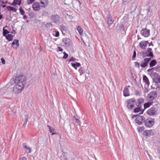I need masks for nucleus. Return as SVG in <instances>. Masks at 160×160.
Wrapping results in <instances>:
<instances>
[{
    "instance_id": "1",
    "label": "nucleus",
    "mask_w": 160,
    "mask_h": 160,
    "mask_svg": "<svg viewBox=\"0 0 160 160\" xmlns=\"http://www.w3.org/2000/svg\"><path fill=\"white\" fill-rule=\"evenodd\" d=\"M26 78L24 76H20L16 78L15 83V84L22 85L24 87V85L26 84Z\"/></svg>"
},
{
    "instance_id": "2",
    "label": "nucleus",
    "mask_w": 160,
    "mask_h": 160,
    "mask_svg": "<svg viewBox=\"0 0 160 160\" xmlns=\"http://www.w3.org/2000/svg\"><path fill=\"white\" fill-rule=\"evenodd\" d=\"M139 45L140 48L143 49H146L148 47H153V45L152 43H149L148 41H143L139 42Z\"/></svg>"
},
{
    "instance_id": "3",
    "label": "nucleus",
    "mask_w": 160,
    "mask_h": 160,
    "mask_svg": "<svg viewBox=\"0 0 160 160\" xmlns=\"http://www.w3.org/2000/svg\"><path fill=\"white\" fill-rule=\"evenodd\" d=\"M127 108L130 109H133L136 106V101L134 99H131L128 100L127 104Z\"/></svg>"
},
{
    "instance_id": "4",
    "label": "nucleus",
    "mask_w": 160,
    "mask_h": 160,
    "mask_svg": "<svg viewBox=\"0 0 160 160\" xmlns=\"http://www.w3.org/2000/svg\"><path fill=\"white\" fill-rule=\"evenodd\" d=\"M24 87L18 85L17 84H15V85L13 87V91L15 93H18L21 92L23 90Z\"/></svg>"
},
{
    "instance_id": "5",
    "label": "nucleus",
    "mask_w": 160,
    "mask_h": 160,
    "mask_svg": "<svg viewBox=\"0 0 160 160\" xmlns=\"http://www.w3.org/2000/svg\"><path fill=\"white\" fill-rule=\"evenodd\" d=\"M145 125L147 127L150 128L152 126L154 123V120L151 118H149L144 120Z\"/></svg>"
},
{
    "instance_id": "6",
    "label": "nucleus",
    "mask_w": 160,
    "mask_h": 160,
    "mask_svg": "<svg viewBox=\"0 0 160 160\" xmlns=\"http://www.w3.org/2000/svg\"><path fill=\"white\" fill-rule=\"evenodd\" d=\"M157 97V93L156 92H152L148 94L147 97V99L148 101L153 100Z\"/></svg>"
},
{
    "instance_id": "7",
    "label": "nucleus",
    "mask_w": 160,
    "mask_h": 160,
    "mask_svg": "<svg viewBox=\"0 0 160 160\" xmlns=\"http://www.w3.org/2000/svg\"><path fill=\"white\" fill-rule=\"evenodd\" d=\"M32 7L33 10L38 11L40 10L41 7V5L38 2H36L33 3Z\"/></svg>"
},
{
    "instance_id": "8",
    "label": "nucleus",
    "mask_w": 160,
    "mask_h": 160,
    "mask_svg": "<svg viewBox=\"0 0 160 160\" xmlns=\"http://www.w3.org/2000/svg\"><path fill=\"white\" fill-rule=\"evenodd\" d=\"M62 42L63 45L65 47H69L72 44V42L71 40L68 38H64L62 39Z\"/></svg>"
},
{
    "instance_id": "9",
    "label": "nucleus",
    "mask_w": 160,
    "mask_h": 160,
    "mask_svg": "<svg viewBox=\"0 0 160 160\" xmlns=\"http://www.w3.org/2000/svg\"><path fill=\"white\" fill-rule=\"evenodd\" d=\"M145 118L143 116H138L136 117L135 119L136 122L139 125L142 124L144 122Z\"/></svg>"
},
{
    "instance_id": "10",
    "label": "nucleus",
    "mask_w": 160,
    "mask_h": 160,
    "mask_svg": "<svg viewBox=\"0 0 160 160\" xmlns=\"http://www.w3.org/2000/svg\"><path fill=\"white\" fill-rule=\"evenodd\" d=\"M141 34L144 37H148L150 35V30L146 28L142 29L141 31Z\"/></svg>"
},
{
    "instance_id": "11",
    "label": "nucleus",
    "mask_w": 160,
    "mask_h": 160,
    "mask_svg": "<svg viewBox=\"0 0 160 160\" xmlns=\"http://www.w3.org/2000/svg\"><path fill=\"white\" fill-rule=\"evenodd\" d=\"M157 110V109L155 108L152 107L148 110L147 113L149 115H153L156 114Z\"/></svg>"
},
{
    "instance_id": "12",
    "label": "nucleus",
    "mask_w": 160,
    "mask_h": 160,
    "mask_svg": "<svg viewBox=\"0 0 160 160\" xmlns=\"http://www.w3.org/2000/svg\"><path fill=\"white\" fill-rule=\"evenodd\" d=\"M151 58H145L144 60V62H142L140 66L142 68H145L147 66L148 62L151 60Z\"/></svg>"
},
{
    "instance_id": "13",
    "label": "nucleus",
    "mask_w": 160,
    "mask_h": 160,
    "mask_svg": "<svg viewBox=\"0 0 160 160\" xmlns=\"http://www.w3.org/2000/svg\"><path fill=\"white\" fill-rule=\"evenodd\" d=\"M23 147L24 151L27 153H29L31 152V148L28 146L26 143H24L22 144Z\"/></svg>"
},
{
    "instance_id": "14",
    "label": "nucleus",
    "mask_w": 160,
    "mask_h": 160,
    "mask_svg": "<svg viewBox=\"0 0 160 160\" xmlns=\"http://www.w3.org/2000/svg\"><path fill=\"white\" fill-rule=\"evenodd\" d=\"M48 0H40L41 7L42 8H46L48 5Z\"/></svg>"
},
{
    "instance_id": "15",
    "label": "nucleus",
    "mask_w": 160,
    "mask_h": 160,
    "mask_svg": "<svg viewBox=\"0 0 160 160\" xmlns=\"http://www.w3.org/2000/svg\"><path fill=\"white\" fill-rule=\"evenodd\" d=\"M143 134L144 136L148 137L152 135L153 133L152 130H146L143 131Z\"/></svg>"
},
{
    "instance_id": "16",
    "label": "nucleus",
    "mask_w": 160,
    "mask_h": 160,
    "mask_svg": "<svg viewBox=\"0 0 160 160\" xmlns=\"http://www.w3.org/2000/svg\"><path fill=\"white\" fill-rule=\"evenodd\" d=\"M6 8L8 11L12 12H16L17 11V9L15 7H14L8 6L6 7Z\"/></svg>"
},
{
    "instance_id": "17",
    "label": "nucleus",
    "mask_w": 160,
    "mask_h": 160,
    "mask_svg": "<svg viewBox=\"0 0 160 160\" xmlns=\"http://www.w3.org/2000/svg\"><path fill=\"white\" fill-rule=\"evenodd\" d=\"M12 47L16 49L19 47V41L18 40L14 39L12 44Z\"/></svg>"
},
{
    "instance_id": "18",
    "label": "nucleus",
    "mask_w": 160,
    "mask_h": 160,
    "mask_svg": "<svg viewBox=\"0 0 160 160\" xmlns=\"http://www.w3.org/2000/svg\"><path fill=\"white\" fill-rule=\"evenodd\" d=\"M151 76L155 82L156 81H157L160 77L159 75L155 72H153L151 73Z\"/></svg>"
},
{
    "instance_id": "19",
    "label": "nucleus",
    "mask_w": 160,
    "mask_h": 160,
    "mask_svg": "<svg viewBox=\"0 0 160 160\" xmlns=\"http://www.w3.org/2000/svg\"><path fill=\"white\" fill-rule=\"evenodd\" d=\"M143 80L145 83V86L147 87H148L149 85V82L148 78L145 75H144L143 77Z\"/></svg>"
},
{
    "instance_id": "20",
    "label": "nucleus",
    "mask_w": 160,
    "mask_h": 160,
    "mask_svg": "<svg viewBox=\"0 0 160 160\" xmlns=\"http://www.w3.org/2000/svg\"><path fill=\"white\" fill-rule=\"evenodd\" d=\"M21 3L22 0H13V2L11 5L14 6L20 5Z\"/></svg>"
},
{
    "instance_id": "21",
    "label": "nucleus",
    "mask_w": 160,
    "mask_h": 160,
    "mask_svg": "<svg viewBox=\"0 0 160 160\" xmlns=\"http://www.w3.org/2000/svg\"><path fill=\"white\" fill-rule=\"evenodd\" d=\"M123 95L125 97H127L130 95V93L129 91V89L127 87H125L123 91Z\"/></svg>"
},
{
    "instance_id": "22",
    "label": "nucleus",
    "mask_w": 160,
    "mask_h": 160,
    "mask_svg": "<svg viewBox=\"0 0 160 160\" xmlns=\"http://www.w3.org/2000/svg\"><path fill=\"white\" fill-rule=\"evenodd\" d=\"M144 100L142 98H139L136 102V105L137 106H140V105L144 102Z\"/></svg>"
},
{
    "instance_id": "23",
    "label": "nucleus",
    "mask_w": 160,
    "mask_h": 160,
    "mask_svg": "<svg viewBox=\"0 0 160 160\" xmlns=\"http://www.w3.org/2000/svg\"><path fill=\"white\" fill-rule=\"evenodd\" d=\"M51 18L54 22H58L59 20V17L57 15H52L51 17Z\"/></svg>"
},
{
    "instance_id": "24",
    "label": "nucleus",
    "mask_w": 160,
    "mask_h": 160,
    "mask_svg": "<svg viewBox=\"0 0 160 160\" xmlns=\"http://www.w3.org/2000/svg\"><path fill=\"white\" fill-rule=\"evenodd\" d=\"M71 64L76 70L77 69V67H80L81 65L80 63L78 62H75V63H71Z\"/></svg>"
},
{
    "instance_id": "25",
    "label": "nucleus",
    "mask_w": 160,
    "mask_h": 160,
    "mask_svg": "<svg viewBox=\"0 0 160 160\" xmlns=\"http://www.w3.org/2000/svg\"><path fill=\"white\" fill-rule=\"evenodd\" d=\"M77 30L80 35L83 34V30L82 28L80 26H78L77 28Z\"/></svg>"
},
{
    "instance_id": "26",
    "label": "nucleus",
    "mask_w": 160,
    "mask_h": 160,
    "mask_svg": "<svg viewBox=\"0 0 160 160\" xmlns=\"http://www.w3.org/2000/svg\"><path fill=\"white\" fill-rule=\"evenodd\" d=\"M14 35H13L11 34H9L8 35H6L5 37L9 41H11L13 39V37Z\"/></svg>"
},
{
    "instance_id": "27",
    "label": "nucleus",
    "mask_w": 160,
    "mask_h": 160,
    "mask_svg": "<svg viewBox=\"0 0 160 160\" xmlns=\"http://www.w3.org/2000/svg\"><path fill=\"white\" fill-rule=\"evenodd\" d=\"M48 127L49 128V132L51 133H52V135L56 134V133L54 132H55V130L52 127H51L48 125Z\"/></svg>"
},
{
    "instance_id": "28",
    "label": "nucleus",
    "mask_w": 160,
    "mask_h": 160,
    "mask_svg": "<svg viewBox=\"0 0 160 160\" xmlns=\"http://www.w3.org/2000/svg\"><path fill=\"white\" fill-rule=\"evenodd\" d=\"M7 90L6 88H0V95H3L6 92Z\"/></svg>"
},
{
    "instance_id": "29",
    "label": "nucleus",
    "mask_w": 160,
    "mask_h": 160,
    "mask_svg": "<svg viewBox=\"0 0 160 160\" xmlns=\"http://www.w3.org/2000/svg\"><path fill=\"white\" fill-rule=\"evenodd\" d=\"M156 64H157L156 61L155 60H152L150 63V64H149L150 67H152L155 66Z\"/></svg>"
},
{
    "instance_id": "30",
    "label": "nucleus",
    "mask_w": 160,
    "mask_h": 160,
    "mask_svg": "<svg viewBox=\"0 0 160 160\" xmlns=\"http://www.w3.org/2000/svg\"><path fill=\"white\" fill-rule=\"evenodd\" d=\"M4 28L3 29V34L4 36H6V35L9 33V32L6 29H4Z\"/></svg>"
},
{
    "instance_id": "31",
    "label": "nucleus",
    "mask_w": 160,
    "mask_h": 160,
    "mask_svg": "<svg viewBox=\"0 0 160 160\" xmlns=\"http://www.w3.org/2000/svg\"><path fill=\"white\" fill-rule=\"evenodd\" d=\"M141 111V107L140 106H137V107L136 108L134 109V112H138Z\"/></svg>"
},
{
    "instance_id": "32",
    "label": "nucleus",
    "mask_w": 160,
    "mask_h": 160,
    "mask_svg": "<svg viewBox=\"0 0 160 160\" xmlns=\"http://www.w3.org/2000/svg\"><path fill=\"white\" fill-rule=\"evenodd\" d=\"M152 102H149L145 104H144V106L145 108H147L149 107L152 104Z\"/></svg>"
},
{
    "instance_id": "33",
    "label": "nucleus",
    "mask_w": 160,
    "mask_h": 160,
    "mask_svg": "<svg viewBox=\"0 0 160 160\" xmlns=\"http://www.w3.org/2000/svg\"><path fill=\"white\" fill-rule=\"evenodd\" d=\"M144 128L143 127H139L137 128L138 131L139 132H141L144 130Z\"/></svg>"
},
{
    "instance_id": "34",
    "label": "nucleus",
    "mask_w": 160,
    "mask_h": 160,
    "mask_svg": "<svg viewBox=\"0 0 160 160\" xmlns=\"http://www.w3.org/2000/svg\"><path fill=\"white\" fill-rule=\"evenodd\" d=\"M19 10L20 11V14L22 15H24L25 14V12L22 7H21L19 8Z\"/></svg>"
},
{
    "instance_id": "35",
    "label": "nucleus",
    "mask_w": 160,
    "mask_h": 160,
    "mask_svg": "<svg viewBox=\"0 0 160 160\" xmlns=\"http://www.w3.org/2000/svg\"><path fill=\"white\" fill-rule=\"evenodd\" d=\"M147 56H152L153 57L152 53L151 52H149V51H147L146 52Z\"/></svg>"
},
{
    "instance_id": "36",
    "label": "nucleus",
    "mask_w": 160,
    "mask_h": 160,
    "mask_svg": "<svg viewBox=\"0 0 160 160\" xmlns=\"http://www.w3.org/2000/svg\"><path fill=\"white\" fill-rule=\"evenodd\" d=\"M60 51L61 52L59 53L58 54V56L59 58H62V56H63V52H62V51Z\"/></svg>"
},
{
    "instance_id": "37",
    "label": "nucleus",
    "mask_w": 160,
    "mask_h": 160,
    "mask_svg": "<svg viewBox=\"0 0 160 160\" xmlns=\"http://www.w3.org/2000/svg\"><path fill=\"white\" fill-rule=\"evenodd\" d=\"M112 18L111 17L108 18V22L110 24H112L113 22V21L112 20Z\"/></svg>"
},
{
    "instance_id": "38",
    "label": "nucleus",
    "mask_w": 160,
    "mask_h": 160,
    "mask_svg": "<svg viewBox=\"0 0 160 160\" xmlns=\"http://www.w3.org/2000/svg\"><path fill=\"white\" fill-rule=\"evenodd\" d=\"M35 0H27V3L28 4H30L34 2Z\"/></svg>"
},
{
    "instance_id": "39",
    "label": "nucleus",
    "mask_w": 160,
    "mask_h": 160,
    "mask_svg": "<svg viewBox=\"0 0 160 160\" xmlns=\"http://www.w3.org/2000/svg\"><path fill=\"white\" fill-rule=\"evenodd\" d=\"M78 72H79L80 73V75H81L84 73V71L82 68H80L78 70Z\"/></svg>"
},
{
    "instance_id": "40",
    "label": "nucleus",
    "mask_w": 160,
    "mask_h": 160,
    "mask_svg": "<svg viewBox=\"0 0 160 160\" xmlns=\"http://www.w3.org/2000/svg\"><path fill=\"white\" fill-rule=\"evenodd\" d=\"M63 56H62V58L66 59L68 57V54L66 53L65 52H63Z\"/></svg>"
},
{
    "instance_id": "41",
    "label": "nucleus",
    "mask_w": 160,
    "mask_h": 160,
    "mask_svg": "<svg viewBox=\"0 0 160 160\" xmlns=\"http://www.w3.org/2000/svg\"><path fill=\"white\" fill-rule=\"evenodd\" d=\"M76 60V59L75 58H74L73 57H72L69 59V62H71V61L74 62Z\"/></svg>"
},
{
    "instance_id": "42",
    "label": "nucleus",
    "mask_w": 160,
    "mask_h": 160,
    "mask_svg": "<svg viewBox=\"0 0 160 160\" xmlns=\"http://www.w3.org/2000/svg\"><path fill=\"white\" fill-rule=\"evenodd\" d=\"M136 53L135 52V51H134L133 53V55L132 56V58L133 59L136 57Z\"/></svg>"
},
{
    "instance_id": "43",
    "label": "nucleus",
    "mask_w": 160,
    "mask_h": 160,
    "mask_svg": "<svg viewBox=\"0 0 160 160\" xmlns=\"http://www.w3.org/2000/svg\"><path fill=\"white\" fill-rule=\"evenodd\" d=\"M135 66L136 67L139 68V63L137 62H135Z\"/></svg>"
},
{
    "instance_id": "44",
    "label": "nucleus",
    "mask_w": 160,
    "mask_h": 160,
    "mask_svg": "<svg viewBox=\"0 0 160 160\" xmlns=\"http://www.w3.org/2000/svg\"><path fill=\"white\" fill-rule=\"evenodd\" d=\"M1 62H2V63L3 64H5V61L4 60V59H3V58H1Z\"/></svg>"
},
{
    "instance_id": "45",
    "label": "nucleus",
    "mask_w": 160,
    "mask_h": 160,
    "mask_svg": "<svg viewBox=\"0 0 160 160\" xmlns=\"http://www.w3.org/2000/svg\"><path fill=\"white\" fill-rule=\"evenodd\" d=\"M27 121H28V119H27V118H26L25 119V122H24V123L23 124V126L24 127L27 124Z\"/></svg>"
},
{
    "instance_id": "46",
    "label": "nucleus",
    "mask_w": 160,
    "mask_h": 160,
    "mask_svg": "<svg viewBox=\"0 0 160 160\" xmlns=\"http://www.w3.org/2000/svg\"><path fill=\"white\" fill-rule=\"evenodd\" d=\"M59 33L58 31L56 32L55 36L56 37H58L59 36Z\"/></svg>"
},
{
    "instance_id": "47",
    "label": "nucleus",
    "mask_w": 160,
    "mask_h": 160,
    "mask_svg": "<svg viewBox=\"0 0 160 160\" xmlns=\"http://www.w3.org/2000/svg\"><path fill=\"white\" fill-rule=\"evenodd\" d=\"M21 160H27V159L26 157H23L22 158Z\"/></svg>"
},
{
    "instance_id": "48",
    "label": "nucleus",
    "mask_w": 160,
    "mask_h": 160,
    "mask_svg": "<svg viewBox=\"0 0 160 160\" xmlns=\"http://www.w3.org/2000/svg\"><path fill=\"white\" fill-rule=\"evenodd\" d=\"M75 120H76V122H77V123H80V122L79 121V120L78 119V118L76 119Z\"/></svg>"
},
{
    "instance_id": "49",
    "label": "nucleus",
    "mask_w": 160,
    "mask_h": 160,
    "mask_svg": "<svg viewBox=\"0 0 160 160\" xmlns=\"http://www.w3.org/2000/svg\"><path fill=\"white\" fill-rule=\"evenodd\" d=\"M11 33L12 34H15V33H16V32L15 31V30H14L13 29Z\"/></svg>"
},
{
    "instance_id": "50",
    "label": "nucleus",
    "mask_w": 160,
    "mask_h": 160,
    "mask_svg": "<svg viewBox=\"0 0 160 160\" xmlns=\"http://www.w3.org/2000/svg\"><path fill=\"white\" fill-rule=\"evenodd\" d=\"M156 82H159L160 83V77L158 79V80L157 81H156Z\"/></svg>"
},
{
    "instance_id": "51",
    "label": "nucleus",
    "mask_w": 160,
    "mask_h": 160,
    "mask_svg": "<svg viewBox=\"0 0 160 160\" xmlns=\"http://www.w3.org/2000/svg\"><path fill=\"white\" fill-rule=\"evenodd\" d=\"M146 87H147V86H145V88H146V90H145L144 91H145V92L147 93V92H148V90L147 89V88H146Z\"/></svg>"
},
{
    "instance_id": "52",
    "label": "nucleus",
    "mask_w": 160,
    "mask_h": 160,
    "mask_svg": "<svg viewBox=\"0 0 160 160\" xmlns=\"http://www.w3.org/2000/svg\"><path fill=\"white\" fill-rule=\"evenodd\" d=\"M23 15V18L24 19H26L27 18V16L26 15H25V14L24 15Z\"/></svg>"
},
{
    "instance_id": "53",
    "label": "nucleus",
    "mask_w": 160,
    "mask_h": 160,
    "mask_svg": "<svg viewBox=\"0 0 160 160\" xmlns=\"http://www.w3.org/2000/svg\"><path fill=\"white\" fill-rule=\"evenodd\" d=\"M152 47H148L147 49V50H152Z\"/></svg>"
},
{
    "instance_id": "54",
    "label": "nucleus",
    "mask_w": 160,
    "mask_h": 160,
    "mask_svg": "<svg viewBox=\"0 0 160 160\" xmlns=\"http://www.w3.org/2000/svg\"><path fill=\"white\" fill-rule=\"evenodd\" d=\"M136 94L137 95H140V93H139V92L136 91Z\"/></svg>"
},
{
    "instance_id": "55",
    "label": "nucleus",
    "mask_w": 160,
    "mask_h": 160,
    "mask_svg": "<svg viewBox=\"0 0 160 160\" xmlns=\"http://www.w3.org/2000/svg\"><path fill=\"white\" fill-rule=\"evenodd\" d=\"M7 7V6H6V5H3L2 6V8H4V7Z\"/></svg>"
},
{
    "instance_id": "56",
    "label": "nucleus",
    "mask_w": 160,
    "mask_h": 160,
    "mask_svg": "<svg viewBox=\"0 0 160 160\" xmlns=\"http://www.w3.org/2000/svg\"><path fill=\"white\" fill-rule=\"evenodd\" d=\"M73 117L76 120V119H77L76 118V117L75 116H74Z\"/></svg>"
},
{
    "instance_id": "57",
    "label": "nucleus",
    "mask_w": 160,
    "mask_h": 160,
    "mask_svg": "<svg viewBox=\"0 0 160 160\" xmlns=\"http://www.w3.org/2000/svg\"><path fill=\"white\" fill-rule=\"evenodd\" d=\"M59 50H62V49H60V48H59Z\"/></svg>"
}]
</instances>
